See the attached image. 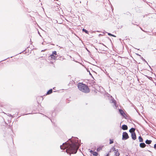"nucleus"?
Returning <instances> with one entry per match:
<instances>
[{"mask_svg": "<svg viewBox=\"0 0 156 156\" xmlns=\"http://www.w3.org/2000/svg\"><path fill=\"white\" fill-rule=\"evenodd\" d=\"M72 139H69V142H65L60 146L61 149H66V152L70 156L71 155V154H76L80 145L77 137L72 136Z\"/></svg>", "mask_w": 156, "mask_h": 156, "instance_id": "obj_1", "label": "nucleus"}, {"mask_svg": "<svg viewBox=\"0 0 156 156\" xmlns=\"http://www.w3.org/2000/svg\"><path fill=\"white\" fill-rule=\"evenodd\" d=\"M78 89L85 93H88L90 91V89L88 86L82 83H78L77 84Z\"/></svg>", "mask_w": 156, "mask_h": 156, "instance_id": "obj_2", "label": "nucleus"}, {"mask_svg": "<svg viewBox=\"0 0 156 156\" xmlns=\"http://www.w3.org/2000/svg\"><path fill=\"white\" fill-rule=\"evenodd\" d=\"M129 136L128 135V133L126 132H123L122 133V140H125L128 139Z\"/></svg>", "mask_w": 156, "mask_h": 156, "instance_id": "obj_3", "label": "nucleus"}, {"mask_svg": "<svg viewBox=\"0 0 156 156\" xmlns=\"http://www.w3.org/2000/svg\"><path fill=\"white\" fill-rule=\"evenodd\" d=\"M49 57L51 58V59H52L53 60L54 59V60H57V59H59V58L60 57H58V56H56L54 55H53L52 54Z\"/></svg>", "mask_w": 156, "mask_h": 156, "instance_id": "obj_4", "label": "nucleus"}, {"mask_svg": "<svg viewBox=\"0 0 156 156\" xmlns=\"http://www.w3.org/2000/svg\"><path fill=\"white\" fill-rule=\"evenodd\" d=\"M119 111L121 115L123 116L124 117L126 118V115L125 114L123 110L122 109H119Z\"/></svg>", "mask_w": 156, "mask_h": 156, "instance_id": "obj_5", "label": "nucleus"}, {"mask_svg": "<svg viewBox=\"0 0 156 156\" xmlns=\"http://www.w3.org/2000/svg\"><path fill=\"white\" fill-rule=\"evenodd\" d=\"M131 136L133 140H135L136 139V135L135 133L131 134Z\"/></svg>", "mask_w": 156, "mask_h": 156, "instance_id": "obj_6", "label": "nucleus"}, {"mask_svg": "<svg viewBox=\"0 0 156 156\" xmlns=\"http://www.w3.org/2000/svg\"><path fill=\"white\" fill-rule=\"evenodd\" d=\"M135 128L132 127L129 130V132L132 134L135 133Z\"/></svg>", "mask_w": 156, "mask_h": 156, "instance_id": "obj_7", "label": "nucleus"}, {"mask_svg": "<svg viewBox=\"0 0 156 156\" xmlns=\"http://www.w3.org/2000/svg\"><path fill=\"white\" fill-rule=\"evenodd\" d=\"M122 129L123 130H126L128 129V126H127L125 124H124L122 126Z\"/></svg>", "mask_w": 156, "mask_h": 156, "instance_id": "obj_8", "label": "nucleus"}, {"mask_svg": "<svg viewBox=\"0 0 156 156\" xmlns=\"http://www.w3.org/2000/svg\"><path fill=\"white\" fill-rule=\"evenodd\" d=\"M146 146V144L144 143H141L140 144V147L142 148L145 147Z\"/></svg>", "mask_w": 156, "mask_h": 156, "instance_id": "obj_9", "label": "nucleus"}, {"mask_svg": "<svg viewBox=\"0 0 156 156\" xmlns=\"http://www.w3.org/2000/svg\"><path fill=\"white\" fill-rule=\"evenodd\" d=\"M52 89H49L47 92V93L46 94V95H48L52 93Z\"/></svg>", "mask_w": 156, "mask_h": 156, "instance_id": "obj_10", "label": "nucleus"}, {"mask_svg": "<svg viewBox=\"0 0 156 156\" xmlns=\"http://www.w3.org/2000/svg\"><path fill=\"white\" fill-rule=\"evenodd\" d=\"M152 142V141L151 140H148L147 139L145 141V143L147 144H151V143Z\"/></svg>", "mask_w": 156, "mask_h": 156, "instance_id": "obj_11", "label": "nucleus"}, {"mask_svg": "<svg viewBox=\"0 0 156 156\" xmlns=\"http://www.w3.org/2000/svg\"><path fill=\"white\" fill-rule=\"evenodd\" d=\"M111 103H113L115 105H116V101L113 98L111 99Z\"/></svg>", "mask_w": 156, "mask_h": 156, "instance_id": "obj_12", "label": "nucleus"}, {"mask_svg": "<svg viewBox=\"0 0 156 156\" xmlns=\"http://www.w3.org/2000/svg\"><path fill=\"white\" fill-rule=\"evenodd\" d=\"M138 139L140 142H143V139L141 136H140L138 137Z\"/></svg>", "mask_w": 156, "mask_h": 156, "instance_id": "obj_13", "label": "nucleus"}, {"mask_svg": "<svg viewBox=\"0 0 156 156\" xmlns=\"http://www.w3.org/2000/svg\"><path fill=\"white\" fill-rule=\"evenodd\" d=\"M115 155L116 156H119L120 155V153L119 152L118 150L117 149V151L115 153Z\"/></svg>", "mask_w": 156, "mask_h": 156, "instance_id": "obj_14", "label": "nucleus"}, {"mask_svg": "<svg viewBox=\"0 0 156 156\" xmlns=\"http://www.w3.org/2000/svg\"><path fill=\"white\" fill-rule=\"evenodd\" d=\"M93 155L94 156H97L98 155V153L96 151H94L93 153Z\"/></svg>", "mask_w": 156, "mask_h": 156, "instance_id": "obj_15", "label": "nucleus"}, {"mask_svg": "<svg viewBox=\"0 0 156 156\" xmlns=\"http://www.w3.org/2000/svg\"><path fill=\"white\" fill-rule=\"evenodd\" d=\"M102 149V147H98L97 149V151H100Z\"/></svg>", "mask_w": 156, "mask_h": 156, "instance_id": "obj_16", "label": "nucleus"}, {"mask_svg": "<svg viewBox=\"0 0 156 156\" xmlns=\"http://www.w3.org/2000/svg\"><path fill=\"white\" fill-rule=\"evenodd\" d=\"M51 54L56 56L57 55V52L55 51H53Z\"/></svg>", "mask_w": 156, "mask_h": 156, "instance_id": "obj_17", "label": "nucleus"}, {"mask_svg": "<svg viewBox=\"0 0 156 156\" xmlns=\"http://www.w3.org/2000/svg\"><path fill=\"white\" fill-rule=\"evenodd\" d=\"M109 141H110V142H109L110 144H112L114 142V140L113 139H110Z\"/></svg>", "mask_w": 156, "mask_h": 156, "instance_id": "obj_18", "label": "nucleus"}, {"mask_svg": "<svg viewBox=\"0 0 156 156\" xmlns=\"http://www.w3.org/2000/svg\"><path fill=\"white\" fill-rule=\"evenodd\" d=\"M53 112H52V114L51 115V117L49 116V117H48L47 116H46V115H45V116L47 117H48L49 119H50V120H51V122H52L51 119L50 118L51 117H53Z\"/></svg>", "mask_w": 156, "mask_h": 156, "instance_id": "obj_19", "label": "nucleus"}, {"mask_svg": "<svg viewBox=\"0 0 156 156\" xmlns=\"http://www.w3.org/2000/svg\"><path fill=\"white\" fill-rule=\"evenodd\" d=\"M140 58L143 61H144L147 64H148L147 62L146 61V60L142 57H141Z\"/></svg>", "mask_w": 156, "mask_h": 156, "instance_id": "obj_20", "label": "nucleus"}, {"mask_svg": "<svg viewBox=\"0 0 156 156\" xmlns=\"http://www.w3.org/2000/svg\"><path fill=\"white\" fill-rule=\"evenodd\" d=\"M82 30L83 31L85 32L86 34H88V31L84 29H82Z\"/></svg>", "mask_w": 156, "mask_h": 156, "instance_id": "obj_21", "label": "nucleus"}, {"mask_svg": "<svg viewBox=\"0 0 156 156\" xmlns=\"http://www.w3.org/2000/svg\"><path fill=\"white\" fill-rule=\"evenodd\" d=\"M112 149L113 151H117V149L116 150L115 148V147H112Z\"/></svg>", "mask_w": 156, "mask_h": 156, "instance_id": "obj_22", "label": "nucleus"}, {"mask_svg": "<svg viewBox=\"0 0 156 156\" xmlns=\"http://www.w3.org/2000/svg\"><path fill=\"white\" fill-rule=\"evenodd\" d=\"M48 43H46V41H44L42 42V44L43 45H45L46 44H47Z\"/></svg>", "mask_w": 156, "mask_h": 156, "instance_id": "obj_23", "label": "nucleus"}, {"mask_svg": "<svg viewBox=\"0 0 156 156\" xmlns=\"http://www.w3.org/2000/svg\"><path fill=\"white\" fill-rule=\"evenodd\" d=\"M8 116L10 117H11L12 118H13L14 117L13 115H12L11 114H8Z\"/></svg>", "mask_w": 156, "mask_h": 156, "instance_id": "obj_24", "label": "nucleus"}, {"mask_svg": "<svg viewBox=\"0 0 156 156\" xmlns=\"http://www.w3.org/2000/svg\"><path fill=\"white\" fill-rule=\"evenodd\" d=\"M66 45H64V46L63 47H60V46H59V47H60V48H65V46H66Z\"/></svg>", "mask_w": 156, "mask_h": 156, "instance_id": "obj_25", "label": "nucleus"}, {"mask_svg": "<svg viewBox=\"0 0 156 156\" xmlns=\"http://www.w3.org/2000/svg\"><path fill=\"white\" fill-rule=\"evenodd\" d=\"M68 43L69 44H70L72 43V42L70 41V40H68L67 41Z\"/></svg>", "mask_w": 156, "mask_h": 156, "instance_id": "obj_26", "label": "nucleus"}, {"mask_svg": "<svg viewBox=\"0 0 156 156\" xmlns=\"http://www.w3.org/2000/svg\"><path fill=\"white\" fill-rule=\"evenodd\" d=\"M99 45L102 46H105L103 44L101 43H99Z\"/></svg>", "mask_w": 156, "mask_h": 156, "instance_id": "obj_27", "label": "nucleus"}, {"mask_svg": "<svg viewBox=\"0 0 156 156\" xmlns=\"http://www.w3.org/2000/svg\"><path fill=\"white\" fill-rule=\"evenodd\" d=\"M153 147L156 150V144H155L154 145Z\"/></svg>", "mask_w": 156, "mask_h": 156, "instance_id": "obj_28", "label": "nucleus"}, {"mask_svg": "<svg viewBox=\"0 0 156 156\" xmlns=\"http://www.w3.org/2000/svg\"><path fill=\"white\" fill-rule=\"evenodd\" d=\"M86 49L87 51L88 52L89 54L90 55V51L87 49V48H86Z\"/></svg>", "mask_w": 156, "mask_h": 156, "instance_id": "obj_29", "label": "nucleus"}, {"mask_svg": "<svg viewBox=\"0 0 156 156\" xmlns=\"http://www.w3.org/2000/svg\"><path fill=\"white\" fill-rule=\"evenodd\" d=\"M90 152L92 154H93V153H94V151H93L92 150H91L90 151Z\"/></svg>", "mask_w": 156, "mask_h": 156, "instance_id": "obj_30", "label": "nucleus"}, {"mask_svg": "<svg viewBox=\"0 0 156 156\" xmlns=\"http://www.w3.org/2000/svg\"><path fill=\"white\" fill-rule=\"evenodd\" d=\"M148 79H149V80H152V77H150V76H149V77H148Z\"/></svg>", "mask_w": 156, "mask_h": 156, "instance_id": "obj_31", "label": "nucleus"}, {"mask_svg": "<svg viewBox=\"0 0 156 156\" xmlns=\"http://www.w3.org/2000/svg\"><path fill=\"white\" fill-rule=\"evenodd\" d=\"M108 34L109 35H111V36H114V37H115V36L113 35H112V34H110V33H108Z\"/></svg>", "mask_w": 156, "mask_h": 156, "instance_id": "obj_32", "label": "nucleus"}, {"mask_svg": "<svg viewBox=\"0 0 156 156\" xmlns=\"http://www.w3.org/2000/svg\"><path fill=\"white\" fill-rule=\"evenodd\" d=\"M27 49H26L25 50L23 51L22 52H20L18 54L21 53L22 52H23L24 51H27Z\"/></svg>", "mask_w": 156, "mask_h": 156, "instance_id": "obj_33", "label": "nucleus"}, {"mask_svg": "<svg viewBox=\"0 0 156 156\" xmlns=\"http://www.w3.org/2000/svg\"><path fill=\"white\" fill-rule=\"evenodd\" d=\"M137 54V55H138V56H139L140 57V58H141V57H142V56H141V55H139V54Z\"/></svg>", "mask_w": 156, "mask_h": 156, "instance_id": "obj_34", "label": "nucleus"}, {"mask_svg": "<svg viewBox=\"0 0 156 156\" xmlns=\"http://www.w3.org/2000/svg\"><path fill=\"white\" fill-rule=\"evenodd\" d=\"M109 156V153H108L105 156Z\"/></svg>", "mask_w": 156, "mask_h": 156, "instance_id": "obj_35", "label": "nucleus"}, {"mask_svg": "<svg viewBox=\"0 0 156 156\" xmlns=\"http://www.w3.org/2000/svg\"><path fill=\"white\" fill-rule=\"evenodd\" d=\"M89 74H90V75L91 76H92V75L90 73V72H89Z\"/></svg>", "mask_w": 156, "mask_h": 156, "instance_id": "obj_36", "label": "nucleus"}, {"mask_svg": "<svg viewBox=\"0 0 156 156\" xmlns=\"http://www.w3.org/2000/svg\"><path fill=\"white\" fill-rule=\"evenodd\" d=\"M45 50V49H44V50H41V52L44 51Z\"/></svg>", "mask_w": 156, "mask_h": 156, "instance_id": "obj_37", "label": "nucleus"}, {"mask_svg": "<svg viewBox=\"0 0 156 156\" xmlns=\"http://www.w3.org/2000/svg\"><path fill=\"white\" fill-rule=\"evenodd\" d=\"M150 146V145H147V147H149Z\"/></svg>", "mask_w": 156, "mask_h": 156, "instance_id": "obj_38", "label": "nucleus"}, {"mask_svg": "<svg viewBox=\"0 0 156 156\" xmlns=\"http://www.w3.org/2000/svg\"><path fill=\"white\" fill-rule=\"evenodd\" d=\"M29 114H30V113L27 114H26L25 115H27Z\"/></svg>", "mask_w": 156, "mask_h": 156, "instance_id": "obj_39", "label": "nucleus"}, {"mask_svg": "<svg viewBox=\"0 0 156 156\" xmlns=\"http://www.w3.org/2000/svg\"><path fill=\"white\" fill-rule=\"evenodd\" d=\"M95 48V49H96V50H97V48Z\"/></svg>", "mask_w": 156, "mask_h": 156, "instance_id": "obj_40", "label": "nucleus"}, {"mask_svg": "<svg viewBox=\"0 0 156 156\" xmlns=\"http://www.w3.org/2000/svg\"><path fill=\"white\" fill-rule=\"evenodd\" d=\"M110 41L112 42V41H111V39H110Z\"/></svg>", "mask_w": 156, "mask_h": 156, "instance_id": "obj_41", "label": "nucleus"}, {"mask_svg": "<svg viewBox=\"0 0 156 156\" xmlns=\"http://www.w3.org/2000/svg\"><path fill=\"white\" fill-rule=\"evenodd\" d=\"M6 59H5L4 60H6Z\"/></svg>", "mask_w": 156, "mask_h": 156, "instance_id": "obj_42", "label": "nucleus"}, {"mask_svg": "<svg viewBox=\"0 0 156 156\" xmlns=\"http://www.w3.org/2000/svg\"><path fill=\"white\" fill-rule=\"evenodd\" d=\"M31 39H30V41H31Z\"/></svg>", "mask_w": 156, "mask_h": 156, "instance_id": "obj_43", "label": "nucleus"}]
</instances>
